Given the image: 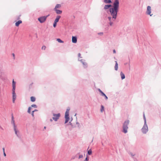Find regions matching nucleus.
<instances>
[{
	"label": "nucleus",
	"instance_id": "28",
	"mask_svg": "<svg viewBox=\"0 0 161 161\" xmlns=\"http://www.w3.org/2000/svg\"><path fill=\"white\" fill-rule=\"evenodd\" d=\"M46 48V47L45 46H43L42 47V50H45Z\"/></svg>",
	"mask_w": 161,
	"mask_h": 161
},
{
	"label": "nucleus",
	"instance_id": "11",
	"mask_svg": "<svg viewBox=\"0 0 161 161\" xmlns=\"http://www.w3.org/2000/svg\"><path fill=\"white\" fill-rule=\"evenodd\" d=\"M77 41V38L75 36H73L72 37V42L73 43H76Z\"/></svg>",
	"mask_w": 161,
	"mask_h": 161
},
{
	"label": "nucleus",
	"instance_id": "3",
	"mask_svg": "<svg viewBox=\"0 0 161 161\" xmlns=\"http://www.w3.org/2000/svg\"><path fill=\"white\" fill-rule=\"evenodd\" d=\"M142 132L143 134H146L148 131V129L147 123H144V124L141 129Z\"/></svg>",
	"mask_w": 161,
	"mask_h": 161
},
{
	"label": "nucleus",
	"instance_id": "27",
	"mask_svg": "<svg viewBox=\"0 0 161 161\" xmlns=\"http://www.w3.org/2000/svg\"><path fill=\"white\" fill-rule=\"evenodd\" d=\"M104 111V107L103 106L101 105V112Z\"/></svg>",
	"mask_w": 161,
	"mask_h": 161
},
{
	"label": "nucleus",
	"instance_id": "19",
	"mask_svg": "<svg viewBox=\"0 0 161 161\" xmlns=\"http://www.w3.org/2000/svg\"><path fill=\"white\" fill-rule=\"evenodd\" d=\"M115 64L114 66L115 70H117L118 69V64L117 61H115Z\"/></svg>",
	"mask_w": 161,
	"mask_h": 161
},
{
	"label": "nucleus",
	"instance_id": "10",
	"mask_svg": "<svg viewBox=\"0 0 161 161\" xmlns=\"http://www.w3.org/2000/svg\"><path fill=\"white\" fill-rule=\"evenodd\" d=\"M101 96L103 97H104L105 99L106 100H108V97L104 94V92H103L102 91H101Z\"/></svg>",
	"mask_w": 161,
	"mask_h": 161
},
{
	"label": "nucleus",
	"instance_id": "31",
	"mask_svg": "<svg viewBox=\"0 0 161 161\" xmlns=\"http://www.w3.org/2000/svg\"><path fill=\"white\" fill-rule=\"evenodd\" d=\"M35 112V111H32L31 113V115L32 116H34V112Z\"/></svg>",
	"mask_w": 161,
	"mask_h": 161
},
{
	"label": "nucleus",
	"instance_id": "13",
	"mask_svg": "<svg viewBox=\"0 0 161 161\" xmlns=\"http://www.w3.org/2000/svg\"><path fill=\"white\" fill-rule=\"evenodd\" d=\"M12 123H13V124H14V130L16 134L17 135V130H16V127L15 125L14 121V120H12Z\"/></svg>",
	"mask_w": 161,
	"mask_h": 161
},
{
	"label": "nucleus",
	"instance_id": "9",
	"mask_svg": "<svg viewBox=\"0 0 161 161\" xmlns=\"http://www.w3.org/2000/svg\"><path fill=\"white\" fill-rule=\"evenodd\" d=\"M112 5L111 4H107L106 5L104 6V9L105 10H106L108 9L109 8L112 7Z\"/></svg>",
	"mask_w": 161,
	"mask_h": 161
},
{
	"label": "nucleus",
	"instance_id": "44",
	"mask_svg": "<svg viewBox=\"0 0 161 161\" xmlns=\"http://www.w3.org/2000/svg\"><path fill=\"white\" fill-rule=\"evenodd\" d=\"M34 111H37V110L36 109H35Z\"/></svg>",
	"mask_w": 161,
	"mask_h": 161
},
{
	"label": "nucleus",
	"instance_id": "4",
	"mask_svg": "<svg viewBox=\"0 0 161 161\" xmlns=\"http://www.w3.org/2000/svg\"><path fill=\"white\" fill-rule=\"evenodd\" d=\"M69 109H67L65 113V123H66L69 121Z\"/></svg>",
	"mask_w": 161,
	"mask_h": 161
},
{
	"label": "nucleus",
	"instance_id": "30",
	"mask_svg": "<svg viewBox=\"0 0 161 161\" xmlns=\"http://www.w3.org/2000/svg\"><path fill=\"white\" fill-rule=\"evenodd\" d=\"M57 23L54 22V23L53 25V26L54 27H56L57 25Z\"/></svg>",
	"mask_w": 161,
	"mask_h": 161
},
{
	"label": "nucleus",
	"instance_id": "8",
	"mask_svg": "<svg viewBox=\"0 0 161 161\" xmlns=\"http://www.w3.org/2000/svg\"><path fill=\"white\" fill-rule=\"evenodd\" d=\"M13 92V103H14V101L16 98V95L15 92V90H12Z\"/></svg>",
	"mask_w": 161,
	"mask_h": 161
},
{
	"label": "nucleus",
	"instance_id": "29",
	"mask_svg": "<svg viewBox=\"0 0 161 161\" xmlns=\"http://www.w3.org/2000/svg\"><path fill=\"white\" fill-rule=\"evenodd\" d=\"M31 107L36 108L37 107V106L35 104H33V105H31Z\"/></svg>",
	"mask_w": 161,
	"mask_h": 161
},
{
	"label": "nucleus",
	"instance_id": "42",
	"mask_svg": "<svg viewBox=\"0 0 161 161\" xmlns=\"http://www.w3.org/2000/svg\"><path fill=\"white\" fill-rule=\"evenodd\" d=\"M85 160H86V161L88 160V159H87V157L86 158Z\"/></svg>",
	"mask_w": 161,
	"mask_h": 161
},
{
	"label": "nucleus",
	"instance_id": "6",
	"mask_svg": "<svg viewBox=\"0 0 161 161\" xmlns=\"http://www.w3.org/2000/svg\"><path fill=\"white\" fill-rule=\"evenodd\" d=\"M151 8L150 6H148L147 7V10L146 12V13L147 14L150 15V16H151L153 15V14H151Z\"/></svg>",
	"mask_w": 161,
	"mask_h": 161
},
{
	"label": "nucleus",
	"instance_id": "16",
	"mask_svg": "<svg viewBox=\"0 0 161 161\" xmlns=\"http://www.w3.org/2000/svg\"><path fill=\"white\" fill-rule=\"evenodd\" d=\"M60 17H61V16H59V15L57 16L54 21V22H56V23L58 22L59 20L60 19Z\"/></svg>",
	"mask_w": 161,
	"mask_h": 161
},
{
	"label": "nucleus",
	"instance_id": "12",
	"mask_svg": "<svg viewBox=\"0 0 161 161\" xmlns=\"http://www.w3.org/2000/svg\"><path fill=\"white\" fill-rule=\"evenodd\" d=\"M22 23V21L21 20H19L18 21L16 22L15 24V25L16 26H18L19 24Z\"/></svg>",
	"mask_w": 161,
	"mask_h": 161
},
{
	"label": "nucleus",
	"instance_id": "41",
	"mask_svg": "<svg viewBox=\"0 0 161 161\" xmlns=\"http://www.w3.org/2000/svg\"><path fill=\"white\" fill-rule=\"evenodd\" d=\"M50 121L52 122V121L53 120H52V119H50Z\"/></svg>",
	"mask_w": 161,
	"mask_h": 161
},
{
	"label": "nucleus",
	"instance_id": "20",
	"mask_svg": "<svg viewBox=\"0 0 161 161\" xmlns=\"http://www.w3.org/2000/svg\"><path fill=\"white\" fill-rule=\"evenodd\" d=\"M61 7V5L60 4H57L55 8H54V10H56V9H57V8H60Z\"/></svg>",
	"mask_w": 161,
	"mask_h": 161
},
{
	"label": "nucleus",
	"instance_id": "23",
	"mask_svg": "<svg viewBox=\"0 0 161 161\" xmlns=\"http://www.w3.org/2000/svg\"><path fill=\"white\" fill-rule=\"evenodd\" d=\"M87 153L89 155H91L92 154V151L91 149H89L87 151Z\"/></svg>",
	"mask_w": 161,
	"mask_h": 161
},
{
	"label": "nucleus",
	"instance_id": "18",
	"mask_svg": "<svg viewBox=\"0 0 161 161\" xmlns=\"http://www.w3.org/2000/svg\"><path fill=\"white\" fill-rule=\"evenodd\" d=\"M103 2L106 3H112V1L111 0H104Z\"/></svg>",
	"mask_w": 161,
	"mask_h": 161
},
{
	"label": "nucleus",
	"instance_id": "39",
	"mask_svg": "<svg viewBox=\"0 0 161 161\" xmlns=\"http://www.w3.org/2000/svg\"><path fill=\"white\" fill-rule=\"evenodd\" d=\"M3 152H5V151H4V148H3Z\"/></svg>",
	"mask_w": 161,
	"mask_h": 161
},
{
	"label": "nucleus",
	"instance_id": "33",
	"mask_svg": "<svg viewBox=\"0 0 161 161\" xmlns=\"http://www.w3.org/2000/svg\"><path fill=\"white\" fill-rule=\"evenodd\" d=\"M83 157V156L82 155H80L79 156V158H82Z\"/></svg>",
	"mask_w": 161,
	"mask_h": 161
},
{
	"label": "nucleus",
	"instance_id": "37",
	"mask_svg": "<svg viewBox=\"0 0 161 161\" xmlns=\"http://www.w3.org/2000/svg\"><path fill=\"white\" fill-rule=\"evenodd\" d=\"M12 120H14V117L13 116H12Z\"/></svg>",
	"mask_w": 161,
	"mask_h": 161
},
{
	"label": "nucleus",
	"instance_id": "21",
	"mask_svg": "<svg viewBox=\"0 0 161 161\" xmlns=\"http://www.w3.org/2000/svg\"><path fill=\"white\" fill-rule=\"evenodd\" d=\"M57 14H60L62 13V11L56 9L55 10Z\"/></svg>",
	"mask_w": 161,
	"mask_h": 161
},
{
	"label": "nucleus",
	"instance_id": "14",
	"mask_svg": "<svg viewBox=\"0 0 161 161\" xmlns=\"http://www.w3.org/2000/svg\"><path fill=\"white\" fill-rule=\"evenodd\" d=\"M128 154L132 158H134V156L136 155L135 153H133L131 152H128Z\"/></svg>",
	"mask_w": 161,
	"mask_h": 161
},
{
	"label": "nucleus",
	"instance_id": "5",
	"mask_svg": "<svg viewBox=\"0 0 161 161\" xmlns=\"http://www.w3.org/2000/svg\"><path fill=\"white\" fill-rule=\"evenodd\" d=\"M53 119L55 121H57L60 117V113L57 114H53Z\"/></svg>",
	"mask_w": 161,
	"mask_h": 161
},
{
	"label": "nucleus",
	"instance_id": "45",
	"mask_svg": "<svg viewBox=\"0 0 161 161\" xmlns=\"http://www.w3.org/2000/svg\"><path fill=\"white\" fill-rule=\"evenodd\" d=\"M101 35H103V32H101Z\"/></svg>",
	"mask_w": 161,
	"mask_h": 161
},
{
	"label": "nucleus",
	"instance_id": "2",
	"mask_svg": "<svg viewBox=\"0 0 161 161\" xmlns=\"http://www.w3.org/2000/svg\"><path fill=\"white\" fill-rule=\"evenodd\" d=\"M129 123L130 121L129 120H125L123 123L122 131L124 133L126 134L128 132V126Z\"/></svg>",
	"mask_w": 161,
	"mask_h": 161
},
{
	"label": "nucleus",
	"instance_id": "36",
	"mask_svg": "<svg viewBox=\"0 0 161 161\" xmlns=\"http://www.w3.org/2000/svg\"><path fill=\"white\" fill-rule=\"evenodd\" d=\"M12 55H13V57H14V58H15V55H14V53H13Z\"/></svg>",
	"mask_w": 161,
	"mask_h": 161
},
{
	"label": "nucleus",
	"instance_id": "1",
	"mask_svg": "<svg viewBox=\"0 0 161 161\" xmlns=\"http://www.w3.org/2000/svg\"><path fill=\"white\" fill-rule=\"evenodd\" d=\"M119 5V0H115L113 4V7L109 9V11L112 17V19H116L118 11Z\"/></svg>",
	"mask_w": 161,
	"mask_h": 161
},
{
	"label": "nucleus",
	"instance_id": "24",
	"mask_svg": "<svg viewBox=\"0 0 161 161\" xmlns=\"http://www.w3.org/2000/svg\"><path fill=\"white\" fill-rule=\"evenodd\" d=\"M57 41L58 42H59V43H64V42L63 41H62L60 39H59V38L57 39Z\"/></svg>",
	"mask_w": 161,
	"mask_h": 161
},
{
	"label": "nucleus",
	"instance_id": "32",
	"mask_svg": "<svg viewBox=\"0 0 161 161\" xmlns=\"http://www.w3.org/2000/svg\"><path fill=\"white\" fill-rule=\"evenodd\" d=\"M108 19L110 21H111V20L112 19V17H108Z\"/></svg>",
	"mask_w": 161,
	"mask_h": 161
},
{
	"label": "nucleus",
	"instance_id": "7",
	"mask_svg": "<svg viewBox=\"0 0 161 161\" xmlns=\"http://www.w3.org/2000/svg\"><path fill=\"white\" fill-rule=\"evenodd\" d=\"M47 18V16H42L38 18V20L41 23H42L46 20Z\"/></svg>",
	"mask_w": 161,
	"mask_h": 161
},
{
	"label": "nucleus",
	"instance_id": "38",
	"mask_svg": "<svg viewBox=\"0 0 161 161\" xmlns=\"http://www.w3.org/2000/svg\"><path fill=\"white\" fill-rule=\"evenodd\" d=\"M3 154H4V155L5 156H6V154L5 153V152H3Z\"/></svg>",
	"mask_w": 161,
	"mask_h": 161
},
{
	"label": "nucleus",
	"instance_id": "17",
	"mask_svg": "<svg viewBox=\"0 0 161 161\" xmlns=\"http://www.w3.org/2000/svg\"><path fill=\"white\" fill-rule=\"evenodd\" d=\"M13 89L12 90H15V82L14 81V80H13Z\"/></svg>",
	"mask_w": 161,
	"mask_h": 161
},
{
	"label": "nucleus",
	"instance_id": "46",
	"mask_svg": "<svg viewBox=\"0 0 161 161\" xmlns=\"http://www.w3.org/2000/svg\"><path fill=\"white\" fill-rule=\"evenodd\" d=\"M44 128L45 129H46V127H45Z\"/></svg>",
	"mask_w": 161,
	"mask_h": 161
},
{
	"label": "nucleus",
	"instance_id": "22",
	"mask_svg": "<svg viewBox=\"0 0 161 161\" xmlns=\"http://www.w3.org/2000/svg\"><path fill=\"white\" fill-rule=\"evenodd\" d=\"M31 102H34L36 100V98L34 97H31Z\"/></svg>",
	"mask_w": 161,
	"mask_h": 161
},
{
	"label": "nucleus",
	"instance_id": "25",
	"mask_svg": "<svg viewBox=\"0 0 161 161\" xmlns=\"http://www.w3.org/2000/svg\"><path fill=\"white\" fill-rule=\"evenodd\" d=\"M143 118L144 120V123H147L144 114H143Z\"/></svg>",
	"mask_w": 161,
	"mask_h": 161
},
{
	"label": "nucleus",
	"instance_id": "43",
	"mask_svg": "<svg viewBox=\"0 0 161 161\" xmlns=\"http://www.w3.org/2000/svg\"><path fill=\"white\" fill-rule=\"evenodd\" d=\"M98 90L99 92H101V90L100 89H98Z\"/></svg>",
	"mask_w": 161,
	"mask_h": 161
},
{
	"label": "nucleus",
	"instance_id": "26",
	"mask_svg": "<svg viewBox=\"0 0 161 161\" xmlns=\"http://www.w3.org/2000/svg\"><path fill=\"white\" fill-rule=\"evenodd\" d=\"M31 107H29L28 108V112L29 113V114L31 113Z\"/></svg>",
	"mask_w": 161,
	"mask_h": 161
},
{
	"label": "nucleus",
	"instance_id": "40",
	"mask_svg": "<svg viewBox=\"0 0 161 161\" xmlns=\"http://www.w3.org/2000/svg\"><path fill=\"white\" fill-rule=\"evenodd\" d=\"M83 64L85 65V67H86V65H87L86 64H85L84 63H83Z\"/></svg>",
	"mask_w": 161,
	"mask_h": 161
},
{
	"label": "nucleus",
	"instance_id": "15",
	"mask_svg": "<svg viewBox=\"0 0 161 161\" xmlns=\"http://www.w3.org/2000/svg\"><path fill=\"white\" fill-rule=\"evenodd\" d=\"M120 75L122 80H123L125 78V75L122 72H120Z\"/></svg>",
	"mask_w": 161,
	"mask_h": 161
},
{
	"label": "nucleus",
	"instance_id": "34",
	"mask_svg": "<svg viewBox=\"0 0 161 161\" xmlns=\"http://www.w3.org/2000/svg\"><path fill=\"white\" fill-rule=\"evenodd\" d=\"M113 24V23L111 21H110L109 24H110V25H111V26Z\"/></svg>",
	"mask_w": 161,
	"mask_h": 161
},
{
	"label": "nucleus",
	"instance_id": "35",
	"mask_svg": "<svg viewBox=\"0 0 161 161\" xmlns=\"http://www.w3.org/2000/svg\"><path fill=\"white\" fill-rule=\"evenodd\" d=\"M113 52L114 53H116V51L114 49L113 51Z\"/></svg>",
	"mask_w": 161,
	"mask_h": 161
}]
</instances>
